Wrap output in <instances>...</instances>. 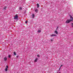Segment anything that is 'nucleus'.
<instances>
[{"instance_id":"1","label":"nucleus","mask_w":73,"mask_h":73,"mask_svg":"<svg viewBox=\"0 0 73 73\" xmlns=\"http://www.w3.org/2000/svg\"><path fill=\"white\" fill-rule=\"evenodd\" d=\"M70 19H68L66 21V23L68 24V23H69L70 22H71V21H73V17L71 15H70Z\"/></svg>"},{"instance_id":"2","label":"nucleus","mask_w":73,"mask_h":73,"mask_svg":"<svg viewBox=\"0 0 73 73\" xmlns=\"http://www.w3.org/2000/svg\"><path fill=\"white\" fill-rule=\"evenodd\" d=\"M19 17L17 14L14 17V20H16Z\"/></svg>"},{"instance_id":"3","label":"nucleus","mask_w":73,"mask_h":73,"mask_svg":"<svg viewBox=\"0 0 73 73\" xmlns=\"http://www.w3.org/2000/svg\"><path fill=\"white\" fill-rule=\"evenodd\" d=\"M8 66L7 65L6 66V68L5 69V70L6 72L8 70Z\"/></svg>"},{"instance_id":"4","label":"nucleus","mask_w":73,"mask_h":73,"mask_svg":"<svg viewBox=\"0 0 73 73\" xmlns=\"http://www.w3.org/2000/svg\"><path fill=\"white\" fill-rule=\"evenodd\" d=\"M57 35L55 34H52L50 35L51 37H53V36H56Z\"/></svg>"},{"instance_id":"5","label":"nucleus","mask_w":73,"mask_h":73,"mask_svg":"<svg viewBox=\"0 0 73 73\" xmlns=\"http://www.w3.org/2000/svg\"><path fill=\"white\" fill-rule=\"evenodd\" d=\"M37 60H38V58H36V59L34 60V62H37Z\"/></svg>"},{"instance_id":"6","label":"nucleus","mask_w":73,"mask_h":73,"mask_svg":"<svg viewBox=\"0 0 73 73\" xmlns=\"http://www.w3.org/2000/svg\"><path fill=\"white\" fill-rule=\"evenodd\" d=\"M7 58L6 57H5L4 58V60L5 61H7Z\"/></svg>"},{"instance_id":"7","label":"nucleus","mask_w":73,"mask_h":73,"mask_svg":"<svg viewBox=\"0 0 73 73\" xmlns=\"http://www.w3.org/2000/svg\"><path fill=\"white\" fill-rule=\"evenodd\" d=\"M55 33L56 34V35H58V32L57 31H55Z\"/></svg>"},{"instance_id":"8","label":"nucleus","mask_w":73,"mask_h":73,"mask_svg":"<svg viewBox=\"0 0 73 73\" xmlns=\"http://www.w3.org/2000/svg\"><path fill=\"white\" fill-rule=\"evenodd\" d=\"M36 5H37V8H39V4L38 3H37Z\"/></svg>"},{"instance_id":"9","label":"nucleus","mask_w":73,"mask_h":73,"mask_svg":"<svg viewBox=\"0 0 73 73\" xmlns=\"http://www.w3.org/2000/svg\"><path fill=\"white\" fill-rule=\"evenodd\" d=\"M14 56H16V53L15 52H14Z\"/></svg>"},{"instance_id":"10","label":"nucleus","mask_w":73,"mask_h":73,"mask_svg":"<svg viewBox=\"0 0 73 73\" xmlns=\"http://www.w3.org/2000/svg\"><path fill=\"white\" fill-rule=\"evenodd\" d=\"M32 16L33 18H34V17H35V15L33 14L32 15Z\"/></svg>"},{"instance_id":"11","label":"nucleus","mask_w":73,"mask_h":73,"mask_svg":"<svg viewBox=\"0 0 73 73\" xmlns=\"http://www.w3.org/2000/svg\"><path fill=\"white\" fill-rule=\"evenodd\" d=\"M35 12H38V10L37 9H36L35 10Z\"/></svg>"},{"instance_id":"12","label":"nucleus","mask_w":73,"mask_h":73,"mask_svg":"<svg viewBox=\"0 0 73 73\" xmlns=\"http://www.w3.org/2000/svg\"><path fill=\"white\" fill-rule=\"evenodd\" d=\"M58 26L57 28L56 29V31H57V30H58Z\"/></svg>"},{"instance_id":"13","label":"nucleus","mask_w":73,"mask_h":73,"mask_svg":"<svg viewBox=\"0 0 73 73\" xmlns=\"http://www.w3.org/2000/svg\"><path fill=\"white\" fill-rule=\"evenodd\" d=\"M38 33H40L41 32V30H38Z\"/></svg>"},{"instance_id":"14","label":"nucleus","mask_w":73,"mask_h":73,"mask_svg":"<svg viewBox=\"0 0 73 73\" xmlns=\"http://www.w3.org/2000/svg\"><path fill=\"white\" fill-rule=\"evenodd\" d=\"M22 9H23V8H22L21 7H20L19 8V9H20L21 10Z\"/></svg>"},{"instance_id":"15","label":"nucleus","mask_w":73,"mask_h":73,"mask_svg":"<svg viewBox=\"0 0 73 73\" xmlns=\"http://www.w3.org/2000/svg\"><path fill=\"white\" fill-rule=\"evenodd\" d=\"M8 56H9V58H10V57H11V55L9 54V55Z\"/></svg>"},{"instance_id":"16","label":"nucleus","mask_w":73,"mask_h":73,"mask_svg":"<svg viewBox=\"0 0 73 73\" xmlns=\"http://www.w3.org/2000/svg\"><path fill=\"white\" fill-rule=\"evenodd\" d=\"M25 23L26 24H27V23H28V21H25Z\"/></svg>"},{"instance_id":"17","label":"nucleus","mask_w":73,"mask_h":73,"mask_svg":"<svg viewBox=\"0 0 73 73\" xmlns=\"http://www.w3.org/2000/svg\"><path fill=\"white\" fill-rule=\"evenodd\" d=\"M51 41H53V39H50Z\"/></svg>"},{"instance_id":"18","label":"nucleus","mask_w":73,"mask_h":73,"mask_svg":"<svg viewBox=\"0 0 73 73\" xmlns=\"http://www.w3.org/2000/svg\"><path fill=\"white\" fill-rule=\"evenodd\" d=\"M72 27H73V23H72Z\"/></svg>"},{"instance_id":"19","label":"nucleus","mask_w":73,"mask_h":73,"mask_svg":"<svg viewBox=\"0 0 73 73\" xmlns=\"http://www.w3.org/2000/svg\"><path fill=\"white\" fill-rule=\"evenodd\" d=\"M37 56L38 57H40V56L39 55H37Z\"/></svg>"},{"instance_id":"20","label":"nucleus","mask_w":73,"mask_h":73,"mask_svg":"<svg viewBox=\"0 0 73 73\" xmlns=\"http://www.w3.org/2000/svg\"><path fill=\"white\" fill-rule=\"evenodd\" d=\"M6 8H7V7H5L4 8V9H6Z\"/></svg>"},{"instance_id":"21","label":"nucleus","mask_w":73,"mask_h":73,"mask_svg":"<svg viewBox=\"0 0 73 73\" xmlns=\"http://www.w3.org/2000/svg\"><path fill=\"white\" fill-rule=\"evenodd\" d=\"M62 65H61L60 66V68H61V67H62Z\"/></svg>"},{"instance_id":"22","label":"nucleus","mask_w":73,"mask_h":73,"mask_svg":"<svg viewBox=\"0 0 73 73\" xmlns=\"http://www.w3.org/2000/svg\"><path fill=\"white\" fill-rule=\"evenodd\" d=\"M60 69H61V67H60V68H59V70H60Z\"/></svg>"},{"instance_id":"23","label":"nucleus","mask_w":73,"mask_h":73,"mask_svg":"<svg viewBox=\"0 0 73 73\" xmlns=\"http://www.w3.org/2000/svg\"><path fill=\"white\" fill-rule=\"evenodd\" d=\"M18 57H19V56H17V57L18 58Z\"/></svg>"}]
</instances>
